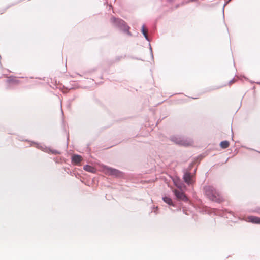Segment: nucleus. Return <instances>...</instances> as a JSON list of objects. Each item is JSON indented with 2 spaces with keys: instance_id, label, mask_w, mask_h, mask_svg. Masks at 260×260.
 Returning a JSON list of instances; mask_svg holds the SVG:
<instances>
[{
  "instance_id": "1",
  "label": "nucleus",
  "mask_w": 260,
  "mask_h": 260,
  "mask_svg": "<svg viewBox=\"0 0 260 260\" xmlns=\"http://www.w3.org/2000/svg\"><path fill=\"white\" fill-rule=\"evenodd\" d=\"M206 195L211 200L221 203L224 198L212 186H206L204 188Z\"/></svg>"
},
{
  "instance_id": "2",
  "label": "nucleus",
  "mask_w": 260,
  "mask_h": 260,
  "mask_svg": "<svg viewBox=\"0 0 260 260\" xmlns=\"http://www.w3.org/2000/svg\"><path fill=\"white\" fill-rule=\"evenodd\" d=\"M111 21L116 26L119 27L123 31L126 32L128 35H131L129 30V27L126 25V23L123 20L119 19H116L115 17H112L111 19Z\"/></svg>"
},
{
  "instance_id": "3",
  "label": "nucleus",
  "mask_w": 260,
  "mask_h": 260,
  "mask_svg": "<svg viewBox=\"0 0 260 260\" xmlns=\"http://www.w3.org/2000/svg\"><path fill=\"white\" fill-rule=\"evenodd\" d=\"M105 171L106 173L109 175H115L116 176H120L122 174V173L120 171L115 169H113L108 167L105 168Z\"/></svg>"
},
{
  "instance_id": "4",
  "label": "nucleus",
  "mask_w": 260,
  "mask_h": 260,
  "mask_svg": "<svg viewBox=\"0 0 260 260\" xmlns=\"http://www.w3.org/2000/svg\"><path fill=\"white\" fill-rule=\"evenodd\" d=\"M245 221L254 224H260V218L254 216H247Z\"/></svg>"
},
{
  "instance_id": "5",
  "label": "nucleus",
  "mask_w": 260,
  "mask_h": 260,
  "mask_svg": "<svg viewBox=\"0 0 260 260\" xmlns=\"http://www.w3.org/2000/svg\"><path fill=\"white\" fill-rule=\"evenodd\" d=\"M174 192L175 195L179 200L183 201L187 200V198L185 194L183 192L178 190H174Z\"/></svg>"
},
{
  "instance_id": "6",
  "label": "nucleus",
  "mask_w": 260,
  "mask_h": 260,
  "mask_svg": "<svg viewBox=\"0 0 260 260\" xmlns=\"http://www.w3.org/2000/svg\"><path fill=\"white\" fill-rule=\"evenodd\" d=\"M177 143L184 146H191L193 144V142L189 139H182L178 141Z\"/></svg>"
},
{
  "instance_id": "7",
  "label": "nucleus",
  "mask_w": 260,
  "mask_h": 260,
  "mask_svg": "<svg viewBox=\"0 0 260 260\" xmlns=\"http://www.w3.org/2000/svg\"><path fill=\"white\" fill-rule=\"evenodd\" d=\"M82 160V157L79 155H73L72 157V162L74 165H79Z\"/></svg>"
},
{
  "instance_id": "8",
  "label": "nucleus",
  "mask_w": 260,
  "mask_h": 260,
  "mask_svg": "<svg viewBox=\"0 0 260 260\" xmlns=\"http://www.w3.org/2000/svg\"><path fill=\"white\" fill-rule=\"evenodd\" d=\"M184 181L188 184H191L192 183V176L189 172H186L183 176Z\"/></svg>"
},
{
  "instance_id": "9",
  "label": "nucleus",
  "mask_w": 260,
  "mask_h": 260,
  "mask_svg": "<svg viewBox=\"0 0 260 260\" xmlns=\"http://www.w3.org/2000/svg\"><path fill=\"white\" fill-rule=\"evenodd\" d=\"M7 82L9 83L18 84L19 83V80L14 77H10L8 80Z\"/></svg>"
},
{
  "instance_id": "10",
  "label": "nucleus",
  "mask_w": 260,
  "mask_h": 260,
  "mask_svg": "<svg viewBox=\"0 0 260 260\" xmlns=\"http://www.w3.org/2000/svg\"><path fill=\"white\" fill-rule=\"evenodd\" d=\"M83 168L85 171L89 172L94 173L95 171V168L89 165H85Z\"/></svg>"
},
{
  "instance_id": "11",
  "label": "nucleus",
  "mask_w": 260,
  "mask_h": 260,
  "mask_svg": "<svg viewBox=\"0 0 260 260\" xmlns=\"http://www.w3.org/2000/svg\"><path fill=\"white\" fill-rule=\"evenodd\" d=\"M229 145L230 143L228 141H222L220 144V147L223 149L227 148L229 147Z\"/></svg>"
},
{
  "instance_id": "12",
  "label": "nucleus",
  "mask_w": 260,
  "mask_h": 260,
  "mask_svg": "<svg viewBox=\"0 0 260 260\" xmlns=\"http://www.w3.org/2000/svg\"><path fill=\"white\" fill-rule=\"evenodd\" d=\"M163 200L165 202H166L168 204H169L170 205H173L172 201L171 199L169 197H165L163 198Z\"/></svg>"
},
{
  "instance_id": "13",
  "label": "nucleus",
  "mask_w": 260,
  "mask_h": 260,
  "mask_svg": "<svg viewBox=\"0 0 260 260\" xmlns=\"http://www.w3.org/2000/svg\"><path fill=\"white\" fill-rule=\"evenodd\" d=\"M147 31V29L145 28V26L143 25L142 27V32L147 39H148Z\"/></svg>"
},
{
  "instance_id": "14",
  "label": "nucleus",
  "mask_w": 260,
  "mask_h": 260,
  "mask_svg": "<svg viewBox=\"0 0 260 260\" xmlns=\"http://www.w3.org/2000/svg\"><path fill=\"white\" fill-rule=\"evenodd\" d=\"M234 82H235V81H234V80H231V81H230V84H231L232 83H234Z\"/></svg>"
}]
</instances>
